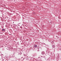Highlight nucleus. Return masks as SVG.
<instances>
[{
    "mask_svg": "<svg viewBox=\"0 0 61 61\" xmlns=\"http://www.w3.org/2000/svg\"><path fill=\"white\" fill-rule=\"evenodd\" d=\"M19 51L20 52V53H19V54L20 55H22V52H20V51Z\"/></svg>",
    "mask_w": 61,
    "mask_h": 61,
    "instance_id": "7ed1b4c3",
    "label": "nucleus"
},
{
    "mask_svg": "<svg viewBox=\"0 0 61 61\" xmlns=\"http://www.w3.org/2000/svg\"><path fill=\"white\" fill-rule=\"evenodd\" d=\"M41 57H42V56H41Z\"/></svg>",
    "mask_w": 61,
    "mask_h": 61,
    "instance_id": "1a4fd4ad",
    "label": "nucleus"
},
{
    "mask_svg": "<svg viewBox=\"0 0 61 61\" xmlns=\"http://www.w3.org/2000/svg\"><path fill=\"white\" fill-rule=\"evenodd\" d=\"M27 59H28V58H27Z\"/></svg>",
    "mask_w": 61,
    "mask_h": 61,
    "instance_id": "6e6552de",
    "label": "nucleus"
},
{
    "mask_svg": "<svg viewBox=\"0 0 61 61\" xmlns=\"http://www.w3.org/2000/svg\"><path fill=\"white\" fill-rule=\"evenodd\" d=\"M5 31V29H2V31Z\"/></svg>",
    "mask_w": 61,
    "mask_h": 61,
    "instance_id": "f03ea898",
    "label": "nucleus"
},
{
    "mask_svg": "<svg viewBox=\"0 0 61 61\" xmlns=\"http://www.w3.org/2000/svg\"><path fill=\"white\" fill-rule=\"evenodd\" d=\"M24 56H26V55L25 54H24Z\"/></svg>",
    "mask_w": 61,
    "mask_h": 61,
    "instance_id": "423d86ee",
    "label": "nucleus"
},
{
    "mask_svg": "<svg viewBox=\"0 0 61 61\" xmlns=\"http://www.w3.org/2000/svg\"><path fill=\"white\" fill-rule=\"evenodd\" d=\"M42 57L43 58L44 57V58H45V56H44V57L43 56Z\"/></svg>",
    "mask_w": 61,
    "mask_h": 61,
    "instance_id": "0eeeda50",
    "label": "nucleus"
},
{
    "mask_svg": "<svg viewBox=\"0 0 61 61\" xmlns=\"http://www.w3.org/2000/svg\"><path fill=\"white\" fill-rule=\"evenodd\" d=\"M45 53V52L44 51H42L41 52V54L42 55H44V54Z\"/></svg>",
    "mask_w": 61,
    "mask_h": 61,
    "instance_id": "f257e3e1",
    "label": "nucleus"
},
{
    "mask_svg": "<svg viewBox=\"0 0 61 61\" xmlns=\"http://www.w3.org/2000/svg\"><path fill=\"white\" fill-rule=\"evenodd\" d=\"M52 48H55V46L54 45H53L52 46Z\"/></svg>",
    "mask_w": 61,
    "mask_h": 61,
    "instance_id": "39448f33",
    "label": "nucleus"
},
{
    "mask_svg": "<svg viewBox=\"0 0 61 61\" xmlns=\"http://www.w3.org/2000/svg\"><path fill=\"white\" fill-rule=\"evenodd\" d=\"M34 46L35 48H36V47H37V46L36 44Z\"/></svg>",
    "mask_w": 61,
    "mask_h": 61,
    "instance_id": "20e7f679",
    "label": "nucleus"
}]
</instances>
